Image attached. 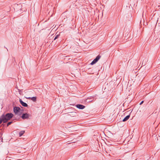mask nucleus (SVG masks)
<instances>
[{"instance_id":"nucleus-1","label":"nucleus","mask_w":160,"mask_h":160,"mask_svg":"<svg viewBox=\"0 0 160 160\" xmlns=\"http://www.w3.org/2000/svg\"><path fill=\"white\" fill-rule=\"evenodd\" d=\"M13 115L12 113H8L5 115H3L1 117L4 120V122H7L10 120L13 116Z\"/></svg>"},{"instance_id":"nucleus-2","label":"nucleus","mask_w":160,"mask_h":160,"mask_svg":"<svg viewBox=\"0 0 160 160\" xmlns=\"http://www.w3.org/2000/svg\"><path fill=\"white\" fill-rule=\"evenodd\" d=\"M13 111L16 114H19L21 112V109L18 107H15L13 108Z\"/></svg>"},{"instance_id":"nucleus-3","label":"nucleus","mask_w":160,"mask_h":160,"mask_svg":"<svg viewBox=\"0 0 160 160\" xmlns=\"http://www.w3.org/2000/svg\"><path fill=\"white\" fill-rule=\"evenodd\" d=\"M101 56L100 55L98 56L91 63V64L92 65L95 64L100 58Z\"/></svg>"},{"instance_id":"nucleus-4","label":"nucleus","mask_w":160,"mask_h":160,"mask_svg":"<svg viewBox=\"0 0 160 160\" xmlns=\"http://www.w3.org/2000/svg\"><path fill=\"white\" fill-rule=\"evenodd\" d=\"M30 116V115L27 113L23 114L21 117L23 119H27L29 118V117Z\"/></svg>"},{"instance_id":"nucleus-5","label":"nucleus","mask_w":160,"mask_h":160,"mask_svg":"<svg viewBox=\"0 0 160 160\" xmlns=\"http://www.w3.org/2000/svg\"><path fill=\"white\" fill-rule=\"evenodd\" d=\"M109 68V66L108 64H104L103 65V66L101 68V69L103 70L108 69Z\"/></svg>"},{"instance_id":"nucleus-6","label":"nucleus","mask_w":160,"mask_h":160,"mask_svg":"<svg viewBox=\"0 0 160 160\" xmlns=\"http://www.w3.org/2000/svg\"><path fill=\"white\" fill-rule=\"evenodd\" d=\"M19 101H20V102L21 103V104L23 107H28V104L24 102L21 99H19Z\"/></svg>"},{"instance_id":"nucleus-7","label":"nucleus","mask_w":160,"mask_h":160,"mask_svg":"<svg viewBox=\"0 0 160 160\" xmlns=\"http://www.w3.org/2000/svg\"><path fill=\"white\" fill-rule=\"evenodd\" d=\"M76 107L80 109H83L85 108V106L81 104H77Z\"/></svg>"},{"instance_id":"nucleus-8","label":"nucleus","mask_w":160,"mask_h":160,"mask_svg":"<svg viewBox=\"0 0 160 160\" xmlns=\"http://www.w3.org/2000/svg\"><path fill=\"white\" fill-rule=\"evenodd\" d=\"M130 115H128L126 116L122 120L123 122H125L126 121H127L128 119H129V118H130Z\"/></svg>"},{"instance_id":"nucleus-9","label":"nucleus","mask_w":160,"mask_h":160,"mask_svg":"<svg viewBox=\"0 0 160 160\" xmlns=\"http://www.w3.org/2000/svg\"><path fill=\"white\" fill-rule=\"evenodd\" d=\"M28 99H30L31 98V99L33 101H35L36 100V98L35 97H32L31 98H30V97L28 98Z\"/></svg>"},{"instance_id":"nucleus-10","label":"nucleus","mask_w":160,"mask_h":160,"mask_svg":"<svg viewBox=\"0 0 160 160\" xmlns=\"http://www.w3.org/2000/svg\"><path fill=\"white\" fill-rule=\"evenodd\" d=\"M25 132L24 131H20L19 133V136L20 137H21Z\"/></svg>"},{"instance_id":"nucleus-11","label":"nucleus","mask_w":160,"mask_h":160,"mask_svg":"<svg viewBox=\"0 0 160 160\" xmlns=\"http://www.w3.org/2000/svg\"><path fill=\"white\" fill-rule=\"evenodd\" d=\"M2 122H3V123H4V120H3V119H2V118L1 117L0 118V124Z\"/></svg>"},{"instance_id":"nucleus-12","label":"nucleus","mask_w":160,"mask_h":160,"mask_svg":"<svg viewBox=\"0 0 160 160\" xmlns=\"http://www.w3.org/2000/svg\"><path fill=\"white\" fill-rule=\"evenodd\" d=\"M147 61V60L146 59L143 60V61L142 64L144 65L145 64V63Z\"/></svg>"},{"instance_id":"nucleus-13","label":"nucleus","mask_w":160,"mask_h":160,"mask_svg":"<svg viewBox=\"0 0 160 160\" xmlns=\"http://www.w3.org/2000/svg\"><path fill=\"white\" fill-rule=\"evenodd\" d=\"M12 122H9L8 123H7V126H8L9 125H10Z\"/></svg>"},{"instance_id":"nucleus-14","label":"nucleus","mask_w":160,"mask_h":160,"mask_svg":"<svg viewBox=\"0 0 160 160\" xmlns=\"http://www.w3.org/2000/svg\"><path fill=\"white\" fill-rule=\"evenodd\" d=\"M70 113H72V115H75L76 114V112H71Z\"/></svg>"},{"instance_id":"nucleus-15","label":"nucleus","mask_w":160,"mask_h":160,"mask_svg":"<svg viewBox=\"0 0 160 160\" xmlns=\"http://www.w3.org/2000/svg\"><path fill=\"white\" fill-rule=\"evenodd\" d=\"M58 35H57V36H56V37L55 38H54V40H55L56 39L58 38Z\"/></svg>"},{"instance_id":"nucleus-16","label":"nucleus","mask_w":160,"mask_h":160,"mask_svg":"<svg viewBox=\"0 0 160 160\" xmlns=\"http://www.w3.org/2000/svg\"><path fill=\"white\" fill-rule=\"evenodd\" d=\"M143 102V101H142L140 103V105H141Z\"/></svg>"}]
</instances>
